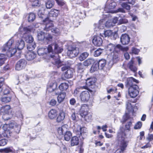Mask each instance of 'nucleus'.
<instances>
[{
    "label": "nucleus",
    "mask_w": 153,
    "mask_h": 153,
    "mask_svg": "<svg viewBox=\"0 0 153 153\" xmlns=\"http://www.w3.org/2000/svg\"><path fill=\"white\" fill-rule=\"evenodd\" d=\"M88 105L86 104L83 105L81 108L80 112V113L82 112V111H83L82 112H88Z\"/></svg>",
    "instance_id": "09e8293b"
},
{
    "label": "nucleus",
    "mask_w": 153,
    "mask_h": 153,
    "mask_svg": "<svg viewBox=\"0 0 153 153\" xmlns=\"http://www.w3.org/2000/svg\"><path fill=\"white\" fill-rule=\"evenodd\" d=\"M54 4L53 0H47L45 4L46 7L48 9H51L53 6Z\"/></svg>",
    "instance_id": "72a5a7b5"
},
{
    "label": "nucleus",
    "mask_w": 153,
    "mask_h": 153,
    "mask_svg": "<svg viewBox=\"0 0 153 153\" xmlns=\"http://www.w3.org/2000/svg\"><path fill=\"white\" fill-rule=\"evenodd\" d=\"M36 47V45L35 43H32L29 44L27 46V49L29 51L34 50Z\"/></svg>",
    "instance_id": "49530a36"
},
{
    "label": "nucleus",
    "mask_w": 153,
    "mask_h": 153,
    "mask_svg": "<svg viewBox=\"0 0 153 153\" xmlns=\"http://www.w3.org/2000/svg\"><path fill=\"white\" fill-rule=\"evenodd\" d=\"M14 128L15 130V131L17 133H19V132L21 129L20 126L19 125L17 124L15 125V127Z\"/></svg>",
    "instance_id": "e2e57ef3"
},
{
    "label": "nucleus",
    "mask_w": 153,
    "mask_h": 153,
    "mask_svg": "<svg viewBox=\"0 0 153 153\" xmlns=\"http://www.w3.org/2000/svg\"><path fill=\"white\" fill-rule=\"evenodd\" d=\"M19 31L21 32V34H23L22 38L25 40L26 42L29 44L34 43L33 38L31 35L28 34L30 32L32 31V30L31 27H20L19 29Z\"/></svg>",
    "instance_id": "20e7f679"
},
{
    "label": "nucleus",
    "mask_w": 153,
    "mask_h": 153,
    "mask_svg": "<svg viewBox=\"0 0 153 153\" xmlns=\"http://www.w3.org/2000/svg\"><path fill=\"white\" fill-rule=\"evenodd\" d=\"M2 118L4 120H7L10 118L8 114H3Z\"/></svg>",
    "instance_id": "0e129e2a"
},
{
    "label": "nucleus",
    "mask_w": 153,
    "mask_h": 153,
    "mask_svg": "<svg viewBox=\"0 0 153 153\" xmlns=\"http://www.w3.org/2000/svg\"><path fill=\"white\" fill-rule=\"evenodd\" d=\"M37 53L39 56H42L44 54H46L47 53V48H39L38 50Z\"/></svg>",
    "instance_id": "f704fd0d"
},
{
    "label": "nucleus",
    "mask_w": 153,
    "mask_h": 153,
    "mask_svg": "<svg viewBox=\"0 0 153 153\" xmlns=\"http://www.w3.org/2000/svg\"><path fill=\"white\" fill-rule=\"evenodd\" d=\"M72 136L71 133L70 131H66L64 135V139L67 141H68L70 139Z\"/></svg>",
    "instance_id": "ea45409f"
},
{
    "label": "nucleus",
    "mask_w": 153,
    "mask_h": 153,
    "mask_svg": "<svg viewBox=\"0 0 153 153\" xmlns=\"http://www.w3.org/2000/svg\"><path fill=\"white\" fill-rule=\"evenodd\" d=\"M89 53L86 52H85L81 54L79 57V59L80 61H83L88 57Z\"/></svg>",
    "instance_id": "58836bf2"
},
{
    "label": "nucleus",
    "mask_w": 153,
    "mask_h": 153,
    "mask_svg": "<svg viewBox=\"0 0 153 153\" xmlns=\"http://www.w3.org/2000/svg\"><path fill=\"white\" fill-rule=\"evenodd\" d=\"M142 126V123L140 122H138L135 125L134 128L136 129H139Z\"/></svg>",
    "instance_id": "052dcab7"
},
{
    "label": "nucleus",
    "mask_w": 153,
    "mask_h": 153,
    "mask_svg": "<svg viewBox=\"0 0 153 153\" xmlns=\"http://www.w3.org/2000/svg\"><path fill=\"white\" fill-rule=\"evenodd\" d=\"M7 140L6 139H1L0 140V146H4L6 145Z\"/></svg>",
    "instance_id": "680f3d73"
},
{
    "label": "nucleus",
    "mask_w": 153,
    "mask_h": 153,
    "mask_svg": "<svg viewBox=\"0 0 153 153\" xmlns=\"http://www.w3.org/2000/svg\"><path fill=\"white\" fill-rule=\"evenodd\" d=\"M36 57V54L33 52L29 51L26 55V57L28 60L33 59Z\"/></svg>",
    "instance_id": "aec40b11"
},
{
    "label": "nucleus",
    "mask_w": 153,
    "mask_h": 153,
    "mask_svg": "<svg viewBox=\"0 0 153 153\" xmlns=\"http://www.w3.org/2000/svg\"><path fill=\"white\" fill-rule=\"evenodd\" d=\"M126 109L128 110V111L129 112L132 110L133 105H132L131 102L130 101L128 100L126 102Z\"/></svg>",
    "instance_id": "e433bc0d"
},
{
    "label": "nucleus",
    "mask_w": 153,
    "mask_h": 153,
    "mask_svg": "<svg viewBox=\"0 0 153 153\" xmlns=\"http://www.w3.org/2000/svg\"><path fill=\"white\" fill-rule=\"evenodd\" d=\"M123 122H126L128 121V122L125 126V129L128 130H130V127L132 126V122H131L132 119L129 117L128 115L126 114L123 116Z\"/></svg>",
    "instance_id": "9b49d317"
},
{
    "label": "nucleus",
    "mask_w": 153,
    "mask_h": 153,
    "mask_svg": "<svg viewBox=\"0 0 153 153\" xmlns=\"http://www.w3.org/2000/svg\"><path fill=\"white\" fill-rule=\"evenodd\" d=\"M35 14L33 13H31L28 14V22H32L34 21L35 19Z\"/></svg>",
    "instance_id": "de8ad7c7"
},
{
    "label": "nucleus",
    "mask_w": 153,
    "mask_h": 153,
    "mask_svg": "<svg viewBox=\"0 0 153 153\" xmlns=\"http://www.w3.org/2000/svg\"><path fill=\"white\" fill-rule=\"evenodd\" d=\"M120 42L123 45H126L128 44L130 40V37L129 36L124 34L122 35L120 37Z\"/></svg>",
    "instance_id": "4468645a"
},
{
    "label": "nucleus",
    "mask_w": 153,
    "mask_h": 153,
    "mask_svg": "<svg viewBox=\"0 0 153 153\" xmlns=\"http://www.w3.org/2000/svg\"><path fill=\"white\" fill-rule=\"evenodd\" d=\"M84 66H85L83 64H82L81 63H79L78 64V71L80 73H82L84 69Z\"/></svg>",
    "instance_id": "8fccbe9b"
},
{
    "label": "nucleus",
    "mask_w": 153,
    "mask_h": 153,
    "mask_svg": "<svg viewBox=\"0 0 153 153\" xmlns=\"http://www.w3.org/2000/svg\"><path fill=\"white\" fill-rule=\"evenodd\" d=\"M67 125H65L58 128L57 129L58 134L60 135H62L63 133L67 131Z\"/></svg>",
    "instance_id": "b1692460"
},
{
    "label": "nucleus",
    "mask_w": 153,
    "mask_h": 153,
    "mask_svg": "<svg viewBox=\"0 0 153 153\" xmlns=\"http://www.w3.org/2000/svg\"><path fill=\"white\" fill-rule=\"evenodd\" d=\"M63 51V49L58 46L57 44L54 45V51L56 53H52L50 55V60L51 62L59 68L63 65L62 63L59 59V56L58 53H61Z\"/></svg>",
    "instance_id": "7ed1b4c3"
},
{
    "label": "nucleus",
    "mask_w": 153,
    "mask_h": 153,
    "mask_svg": "<svg viewBox=\"0 0 153 153\" xmlns=\"http://www.w3.org/2000/svg\"><path fill=\"white\" fill-rule=\"evenodd\" d=\"M102 51L101 49L99 48L94 51V56L96 57L99 56L101 53Z\"/></svg>",
    "instance_id": "4d7b16f0"
},
{
    "label": "nucleus",
    "mask_w": 153,
    "mask_h": 153,
    "mask_svg": "<svg viewBox=\"0 0 153 153\" xmlns=\"http://www.w3.org/2000/svg\"><path fill=\"white\" fill-rule=\"evenodd\" d=\"M106 61L104 59L100 60L98 63V67L100 69H102L105 67L106 64Z\"/></svg>",
    "instance_id": "2f4dec72"
},
{
    "label": "nucleus",
    "mask_w": 153,
    "mask_h": 153,
    "mask_svg": "<svg viewBox=\"0 0 153 153\" xmlns=\"http://www.w3.org/2000/svg\"><path fill=\"white\" fill-rule=\"evenodd\" d=\"M44 24L45 25L44 30L47 31L52 29V27L53 26V24L52 21L49 20L48 18H46L45 20H43Z\"/></svg>",
    "instance_id": "9d476101"
},
{
    "label": "nucleus",
    "mask_w": 153,
    "mask_h": 153,
    "mask_svg": "<svg viewBox=\"0 0 153 153\" xmlns=\"http://www.w3.org/2000/svg\"><path fill=\"white\" fill-rule=\"evenodd\" d=\"M19 79L22 82H24L25 81H28L29 79V77L26 74H21L19 76Z\"/></svg>",
    "instance_id": "473e14b6"
},
{
    "label": "nucleus",
    "mask_w": 153,
    "mask_h": 153,
    "mask_svg": "<svg viewBox=\"0 0 153 153\" xmlns=\"http://www.w3.org/2000/svg\"><path fill=\"white\" fill-rule=\"evenodd\" d=\"M113 34V32L111 30H108L104 31V35L105 37L111 36Z\"/></svg>",
    "instance_id": "864d4df0"
},
{
    "label": "nucleus",
    "mask_w": 153,
    "mask_h": 153,
    "mask_svg": "<svg viewBox=\"0 0 153 153\" xmlns=\"http://www.w3.org/2000/svg\"><path fill=\"white\" fill-rule=\"evenodd\" d=\"M68 55L71 58L74 57L73 50L72 49V46H70L68 48V51L67 52Z\"/></svg>",
    "instance_id": "37998d69"
},
{
    "label": "nucleus",
    "mask_w": 153,
    "mask_h": 153,
    "mask_svg": "<svg viewBox=\"0 0 153 153\" xmlns=\"http://www.w3.org/2000/svg\"><path fill=\"white\" fill-rule=\"evenodd\" d=\"M59 14V11L56 9H52L49 13L50 16L56 17Z\"/></svg>",
    "instance_id": "c756f323"
},
{
    "label": "nucleus",
    "mask_w": 153,
    "mask_h": 153,
    "mask_svg": "<svg viewBox=\"0 0 153 153\" xmlns=\"http://www.w3.org/2000/svg\"><path fill=\"white\" fill-rule=\"evenodd\" d=\"M47 53H52L53 51V48L52 47V45H49L48 46V48H47ZM51 54H49V56H50V55Z\"/></svg>",
    "instance_id": "338daca9"
},
{
    "label": "nucleus",
    "mask_w": 153,
    "mask_h": 153,
    "mask_svg": "<svg viewBox=\"0 0 153 153\" xmlns=\"http://www.w3.org/2000/svg\"><path fill=\"white\" fill-rule=\"evenodd\" d=\"M57 86V83L55 80H53L52 82L50 81L49 85L47 87V91L49 92H52L56 90Z\"/></svg>",
    "instance_id": "f8f14e48"
},
{
    "label": "nucleus",
    "mask_w": 153,
    "mask_h": 153,
    "mask_svg": "<svg viewBox=\"0 0 153 153\" xmlns=\"http://www.w3.org/2000/svg\"><path fill=\"white\" fill-rule=\"evenodd\" d=\"M38 15L39 17L42 18H44L45 15L44 14V9L42 7L38 11Z\"/></svg>",
    "instance_id": "a18cd8bd"
},
{
    "label": "nucleus",
    "mask_w": 153,
    "mask_h": 153,
    "mask_svg": "<svg viewBox=\"0 0 153 153\" xmlns=\"http://www.w3.org/2000/svg\"><path fill=\"white\" fill-rule=\"evenodd\" d=\"M32 6H37L39 5V0H32Z\"/></svg>",
    "instance_id": "69168bd1"
},
{
    "label": "nucleus",
    "mask_w": 153,
    "mask_h": 153,
    "mask_svg": "<svg viewBox=\"0 0 153 153\" xmlns=\"http://www.w3.org/2000/svg\"><path fill=\"white\" fill-rule=\"evenodd\" d=\"M90 94L88 91H82L80 94L79 97L81 101L85 102H87L90 98Z\"/></svg>",
    "instance_id": "1a4fd4ad"
},
{
    "label": "nucleus",
    "mask_w": 153,
    "mask_h": 153,
    "mask_svg": "<svg viewBox=\"0 0 153 153\" xmlns=\"http://www.w3.org/2000/svg\"><path fill=\"white\" fill-rule=\"evenodd\" d=\"M116 48H117V52L120 50H121L123 51H126L128 50V47H123L120 45H117L116 46Z\"/></svg>",
    "instance_id": "79ce46f5"
},
{
    "label": "nucleus",
    "mask_w": 153,
    "mask_h": 153,
    "mask_svg": "<svg viewBox=\"0 0 153 153\" xmlns=\"http://www.w3.org/2000/svg\"><path fill=\"white\" fill-rule=\"evenodd\" d=\"M96 82V79L94 78H88L86 80H85L84 82H82V84L84 85L85 83V85L87 87L93 85Z\"/></svg>",
    "instance_id": "f3484780"
},
{
    "label": "nucleus",
    "mask_w": 153,
    "mask_h": 153,
    "mask_svg": "<svg viewBox=\"0 0 153 153\" xmlns=\"http://www.w3.org/2000/svg\"><path fill=\"white\" fill-rule=\"evenodd\" d=\"M139 81L138 80L134 79L133 77H129L127 79L126 82V85L127 87H130L131 86H133V85H135L134 83H137Z\"/></svg>",
    "instance_id": "ddd939ff"
},
{
    "label": "nucleus",
    "mask_w": 153,
    "mask_h": 153,
    "mask_svg": "<svg viewBox=\"0 0 153 153\" xmlns=\"http://www.w3.org/2000/svg\"><path fill=\"white\" fill-rule=\"evenodd\" d=\"M58 115V111L55 109H52L48 113V117L51 120L56 118Z\"/></svg>",
    "instance_id": "dca6fc26"
},
{
    "label": "nucleus",
    "mask_w": 153,
    "mask_h": 153,
    "mask_svg": "<svg viewBox=\"0 0 153 153\" xmlns=\"http://www.w3.org/2000/svg\"><path fill=\"white\" fill-rule=\"evenodd\" d=\"M14 150L12 148H6L2 150V152H5V153H9L10 152L13 153Z\"/></svg>",
    "instance_id": "6e6d98bb"
},
{
    "label": "nucleus",
    "mask_w": 153,
    "mask_h": 153,
    "mask_svg": "<svg viewBox=\"0 0 153 153\" xmlns=\"http://www.w3.org/2000/svg\"><path fill=\"white\" fill-rule=\"evenodd\" d=\"M11 97L9 95H4L1 98V100L2 102L7 103L10 102L11 100Z\"/></svg>",
    "instance_id": "7c9ffc66"
},
{
    "label": "nucleus",
    "mask_w": 153,
    "mask_h": 153,
    "mask_svg": "<svg viewBox=\"0 0 153 153\" xmlns=\"http://www.w3.org/2000/svg\"><path fill=\"white\" fill-rule=\"evenodd\" d=\"M105 21L103 19H100L99 22V23L97 25V27L98 28L101 29L103 28L104 27V24Z\"/></svg>",
    "instance_id": "c03bdc74"
},
{
    "label": "nucleus",
    "mask_w": 153,
    "mask_h": 153,
    "mask_svg": "<svg viewBox=\"0 0 153 153\" xmlns=\"http://www.w3.org/2000/svg\"><path fill=\"white\" fill-rule=\"evenodd\" d=\"M74 75V70L68 69L64 74L65 77L67 78H70L72 77Z\"/></svg>",
    "instance_id": "5701e85b"
},
{
    "label": "nucleus",
    "mask_w": 153,
    "mask_h": 153,
    "mask_svg": "<svg viewBox=\"0 0 153 153\" xmlns=\"http://www.w3.org/2000/svg\"><path fill=\"white\" fill-rule=\"evenodd\" d=\"M66 96V93L65 92H62L58 95L57 99L59 103H60L63 101Z\"/></svg>",
    "instance_id": "412c9836"
},
{
    "label": "nucleus",
    "mask_w": 153,
    "mask_h": 153,
    "mask_svg": "<svg viewBox=\"0 0 153 153\" xmlns=\"http://www.w3.org/2000/svg\"><path fill=\"white\" fill-rule=\"evenodd\" d=\"M17 124L15 122H13L9 124L8 125L4 124L3 126V128L4 131L7 130V129L6 127L8 126H9L10 128H14L15 127V125Z\"/></svg>",
    "instance_id": "c9c22d12"
},
{
    "label": "nucleus",
    "mask_w": 153,
    "mask_h": 153,
    "mask_svg": "<svg viewBox=\"0 0 153 153\" xmlns=\"http://www.w3.org/2000/svg\"><path fill=\"white\" fill-rule=\"evenodd\" d=\"M107 50L110 51H115L116 52H117L118 51L117 48H116V46H115L112 44H110L108 46Z\"/></svg>",
    "instance_id": "a19ab883"
},
{
    "label": "nucleus",
    "mask_w": 153,
    "mask_h": 153,
    "mask_svg": "<svg viewBox=\"0 0 153 153\" xmlns=\"http://www.w3.org/2000/svg\"><path fill=\"white\" fill-rule=\"evenodd\" d=\"M134 62L131 60L127 64V66L132 71L135 72L137 70V68L133 65Z\"/></svg>",
    "instance_id": "cd10ccee"
},
{
    "label": "nucleus",
    "mask_w": 153,
    "mask_h": 153,
    "mask_svg": "<svg viewBox=\"0 0 153 153\" xmlns=\"http://www.w3.org/2000/svg\"><path fill=\"white\" fill-rule=\"evenodd\" d=\"M87 88L88 87L85 85V83H84V85L81 84L80 85L78 86L75 90L74 94L75 96L78 94L81 90L84 89H87Z\"/></svg>",
    "instance_id": "a211bd4d"
},
{
    "label": "nucleus",
    "mask_w": 153,
    "mask_h": 153,
    "mask_svg": "<svg viewBox=\"0 0 153 153\" xmlns=\"http://www.w3.org/2000/svg\"><path fill=\"white\" fill-rule=\"evenodd\" d=\"M128 22V20L126 19H120L118 22V24L121 25L122 24H126Z\"/></svg>",
    "instance_id": "13d9d810"
},
{
    "label": "nucleus",
    "mask_w": 153,
    "mask_h": 153,
    "mask_svg": "<svg viewBox=\"0 0 153 153\" xmlns=\"http://www.w3.org/2000/svg\"><path fill=\"white\" fill-rule=\"evenodd\" d=\"M79 143V140L78 138L76 136L73 137L71 140V145L74 146L78 145Z\"/></svg>",
    "instance_id": "4be33fe9"
},
{
    "label": "nucleus",
    "mask_w": 153,
    "mask_h": 153,
    "mask_svg": "<svg viewBox=\"0 0 153 153\" xmlns=\"http://www.w3.org/2000/svg\"><path fill=\"white\" fill-rule=\"evenodd\" d=\"M121 6L123 8H125L127 10H129L130 9V6L128 5L126 3H123L121 4Z\"/></svg>",
    "instance_id": "bf43d9fd"
},
{
    "label": "nucleus",
    "mask_w": 153,
    "mask_h": 153,
    "mask_svg": "<svg viewBox=\"0 0 153 153\" xmlns=\"http://www.w3.org/2000/svg\"><path fill=\"white\" fill-rule=\"evenodd\" d=\"M72 49L73 50L74 54L73 55L74 57L76 56L78 54L79 51L78 48L72 46Z\"/></svg>",
    "instance_id": "5fc2aeb1"
},
{
    "label": "nucleus",
    "mask_w": 153,
    "mask_h": 153,
    "mask_svg": "<svg viewBox=\"0 0 153 153\" xmlns=\"http://www.w3.org/2000/svg\"><path fill=\"white\" fill-rule=\"evenodd\" d=\"M37 33V37L38 39L42 41H44L45 35V33L42 31H38Z\"/></svg>",
    "instance_id": "a878e982"
},
{
    "label": "nucleus",
    "mask_w": 153,
    "mask_h": 153,
    "mask_svg": "<svg viewBox=\"0 0 153 153\" xmlns=\"http://www.w3.org/2000/svg\"><path fill=\"white\" fill-rule=\"evenodd\" d=\"M10 108V106L9 105H6L2 107L0 110V113L3 114H8V111Z\"/></svg>",
    "instance_id": "bb28decb"
},
{
    "label": "nucleus",
    "mask_w": 153,
    "mask_h": 153,
    "mask_svg": "<svg viewBox=\"0 0 153 153\" xmlns=\"http://www.w3.org/2000/svg\"><path fill=\"white\" fill-rule=\"evenodd\" d=\"M92 42L95 45L100 46L102 44V40L99 36H95L94 37Z\"/></svg>",
    "instance_id": "2eb2a0df"
},
{
    "label": "nucleus",
    "mask_w": 153,
    "mask_h": 153,
    "mask_svg": "<svg viewBox=\"0 0 153 153\" xmlns=\"http://www.w3.org/2000/svg\"><path fill=\"white\" fill-rule=\"evenodd\" d=\"M56 101L54 99L51 100L49 102L50 105L52 106H54L56 104Z\"/></svg>",
    "instance_id": "774afa93"
},
{
    "label": "nucleus",
    "mask_w": 153,
    "mask_h": 153,
    "mask_svg": "<svg viewBox=\"0 0 153 153\" xmlns=\"http://www.w3.org/2000/svg\"><path fill=\"white\" fill-rule=\"evenodd\" d=\"M83 118H84L85 121L88 122H90L92 120V115L89 113Z\"/></svg>",
    "instance_id": "603ef678"
},
{
    "label": "nucleus",
    "mask_w": 153,
    "mask_h": 153,
    "mask_svg": "<svg viewBox=\"0 0 153 153\" xmlns=\"http://www.w3.org/2000/svg\"><path fill=\"white\" fill-rule=\"evenodd\" d=\"M95 62V60L93 58H89L84 61L83 63L85 66H88Z\"/></svg>",
    "instance_id": "c85d7f7f"
},
{
    "label": "nucleus",
    "mask_w": 153,
    "mask_h": 153,
    "mask_svg": "<svg viewBox=\"0 0 153 153\" xmlns=\"http://www.w3.org/2000/svg\"><path fill=\"white\" fill-rule=\"evenodd\" d=\"M73 128L74 132L76 134L81 135L82 136L87 132L86 128L85 127H81L80 126L75 124L73 127Z\"/></svg>",
    "instance_id": "423d86ee"
},
{
    "label": "nucleus",
    "mask_w": 153,
    "mask_h": 153,
    "mask_svg": "<svg viewBox=\"0 0 153 153\" xmlns=\"http://www.w3.org/2000/svg\"><path fill=\"white\" fill-rule=\"evenodd\" d=\"M56 121L57 123H60L64 119L65 117V113L63 111H60L56 117Z\"/></svg>",
    "instance_id": "6ab92c4d"
},
{
    "label": "nucleus",
    "mask_w": 153,
    "mask_h": 153,
    "mask_svg": "<svg viewBox=\"0 0 153 153\" xmlns=\"http://www.w3.org/2000/svg\"><path fill=\"white\" fill-rule=\"evenodd\" d=\"M126 136L125 131L124 132L120 130L118 133L117 141L118 143V146L120 149H117L115 153H121V152H123L125 150L128 143V142L125 140Z\"/></svg>",
    "instance_id": "f03ea898"
},
{
    "label": "nucleus",
    "mask_w": 153,
    "mask_h": 153,
    "mask_svg": "<svg viewBox=\"0 0 153 153\" xmlns=\"http://www.w3.org/2000/svg\"><path fill=\"white\" fill-rule=\"evenodd\" d=\"M112 22V21L111 20H108L105 22V26L107 28H109L114 26Z\"/></svg>",
    "instance_id": "3c124183"
},
{
    "label": "nucleus",
    "mask_w": 153,
    "mask_h": 153,
    "mask_svg": "<svg viewBox=\"0 0 153 153\" xmlns=\"http://www.w3.org/2000/svg\"><path fill=\"white\" fill-rule=\"evenodd\" d=\"M24 41L22 39H20L16 41L15 43L13 39H10L3 46V52H6L7 55L8 57H11L16 52L17 49L21 50L25 46Z\"/></svg>",
    "instance_id": "f257e3e1"
},
{
    "label": "nucleus",
    "mask_w": 153,
    "mask_h": 153,
    "mask_svg": "<svg viewBox=\"0 0 153 153\" xmlns=\"http://www.w3.org/2000/svg\"><path fill=\"white\" fill-rule=\"evenodd\" d=\"M116 5V3L114 2L112 0H108L107 2L105 7L104 10V14H103V17L105 18V17H109L110 14L109 13H113L112 11L109 10L107 11V9H108L109 10L113 9L115 7Z\"/></svg>",
    "instance_id": "39448f33"
},
{
    "label": "nucleus",
    "mask_w": 153,
    "mask_h": 153,
    "mask_svg": "<svg viewBox=\"0 0 153 153\" xmlns=\"http://www.w3.org/2000/svg\"><path fill=\"white\" fill-rule=\"evenodd\" d=\"M26 65V61L24 59H21L16 64L15 69L18 71L21 70L25 68Z\"/></svg>",
    "instance_id": "6e6552de"
},
{
    "label": "nucleus",
    "mask_w": 153,
    "mask_h": 153,
    "mask_svg": "<svg viewBox=\"0 0 153 153\" xmlns=\"http://www.w3.org/2000/svg\"><path fill=\"white\" fill-rule=\"evenodd\" d=\"M53 37L52 35L48 33H45V35L44 40V42L47 43L52 41Z\"/></svg>",
    "instance_id": "393cba45"
},
{
    "label": "nucleus",
    "mask_w": 153,
    "mask_h": 153,
    "mask_svg": "<svg viewBox=\"0 0 153 153\" xmlns=\"http://www.w3.org/2000/svg\"><path fill=\"white\" fill-rule=\"evenodd\" d=\"M138 87L137 85H133L128 88V94L131 97L135 98L139 93Z\"/></svg>",
    "instance_id": "0eeeda50"
},
{
    "label": "nucleus",
    "mask_w": 153,
    "mask_h": 153,
    "mask_svg": "<svg viewBox=\"0 0 153 153\" xmlns=\"http://www.w3.org/2000/svg\"><path fill=\"white\" fill-rule=\"evenodd\" d=\"M68 85L66 83H61L59 86V89L62 91L66 90L68 88Z\"/></svg>",
    "instance_id": "4c0bfd02"
}]
</instances>
